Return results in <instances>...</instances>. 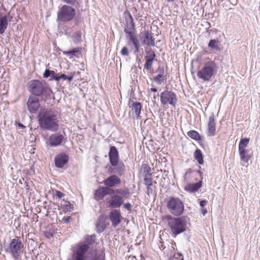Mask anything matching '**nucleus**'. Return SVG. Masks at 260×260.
Instances as JSON below:
<instances>
[{"label": "nucleus", "mask_w": 260, "mask_h": 260, "mask_svg": "<svg viewBox=\"0 0 260 260\" xmlns=\"http://www.w3.org/2000/svg\"><path fill=\"white\" fill-rule=\"evenodd\" d=\"M39 124L43 129L56 132L58 129V118L55 113L48 109L41 110L38 115Z\"/></svg>", "instance_id": "1"}, {"label": "nucleus", "mask_w": 260, "mask_h": 260, "mask_svg": "<svg viewBox=\"0 0 260 260\" xmlns=\"http://www.w3.org/2000/svg\"><path fill=\"white\" fill-rule=\"evenodd\" d=\"M29 91L36 96H49L51 93V89L45 82L39 80H32L28 84Z\"/></svg>", "instance_id": "2"}, {"label": "nucleus", "mask_w": 260, "mask_h": 260, "mask_svg": "<svg viewBox=\"0 0 260 260\" xmlns=\"http://www.w3.org/2000/svg\"><path fill=\"white\" fill-rule=\"evenodd\" d=\"M88 247L82 243H78L73 251L72 255L73 260H92L95 254H98L96 250L92 251L90 254L92 256H89V253Z\"/></svg>", "instance_id": "3"}, {"label": "nucleus", "mask_w": 260, "mask_h": 260, "mask_svg": "<svg viewBox=\"0 0 260 260\" xmlns=\"http://www.w3.org/2000/svg\"><path fill=\"white\" fill-rule=\"evenodd\" d=\"M168 224L174 237L183 233L186 229V221L183 217H169Z\"/></svg>", "instance_id": "4"}, {"label": "nucleus", "mask_w": 260, "mask_h": 260, "mask_svg": "<svg viewBox=\"0 0 260 260\" xmlns=\"http://www.w3.org/2000/svg\"><path fill=\"white\" fill-rule=\"evenodd\" d=\"M217 66L212 61L205 63L197 73V77L203 81H208L216 73Z\"/></svg>", "instance_id": "5"}, {"label": "nucleus", "mask_w": 260, "mask_h": 260, "mask_svg": "<svg viewBox=\"0 0 260 260\" xmlns=\"http://www.w3.org/2000/svg\"><path fill=\"white\" fill-rule=\"evenodd\" d=\"M112 193H116L121 194L124 197H127L129 194L128 189H113L107 187H100L98 189L94 194V198L96 200H101L106 194H110Z\"/></svg>", "instance_id": "6"}, {"label": "nucleus", "mask_w": 260, "mask_h": 260, "mask_svg": "<svg viewBox=\"0 0 260 260\" xmlns=\"http://www.w3.org/2000/svg\"><path fill=\"white\" fill-rule=\"evenodd\" d=\"M167 207L169 212L175 216L182 214L184 207L182 201L180 199L175 197H171L168 199Z\"/></svg>", "instance_id": "7"}, {"label": "nucleus", "mask_w": 260, "mask_h": 260, "mask_svg": "<svg viewBox=\"0 0 260 260\" xmlns=\"http://www.w3.org/2000/svg\"><path fill=\"white\" fill-rule=\"evenodd\" d=\"M75 10L72 7L63 5L57 13L58 19L62 22H67L72 20L75 16Z\"/></svg>", "instance_id": "8"}, {"label": "nucleus", "mask_w": 260, "mask_h": 260, "mask_svg": "<svg viewBox=\"0 0 260 260\" xmlns=\"http://www.w3.org/2000/svg\"><path fill=\"white\" fill-rule=\"evenodd\" d=\"M23 245L18 239H13L10 244L11 253L15 260H18L21 255V249Z\"/></svg>", "instance_id": "9"}, {"label": "nucleus", "mask_w": 260, "mask_h": 260, "mask_svg": "<svg viewBox=\"0 0 260 260\" xmlns=\"http://www.w3.org/2000/svg\"><path fill=\"white\" fill-rule=\"evenodd\" d=\"M160 102L162 105L168 104L175 106L177 103V99L175 93L171 91L166 90L160 94Z\"/></svg>", "instance_id": "10"}, {"label": "nucleus", "mask_w": 260, "mask_h": 260, "mask_svg": "<svg viewBox=\"0 0 260 260\" xmlns=\"http://www.w3.org/2000/svg\"><path fill=\"white\" fill-rule=\"evenodd\" d=\"M113 194L106 199L108 207L112 208L120 207L123 204V197L121 194L116 193H112Z\"/></svg>", "instance_id": "11"}, {"label": "nucleus", "mask_w": 260, "mask_h": 260, "mask_svg": "<svg viewBox=\"0 0 260 260\" xmlns=\"http://www.w3.org/2000/svg\"><path fill=\"white\" fill-rule=\"evenodd\" d=\"M140 36L143 44H146L148 46H155V39L152 33L149 31H142L140 34Z\"/></svg>", "instance_id": "12"}, {"label": "nucleus", "mask_w": 260, "mask_h": 260, "mask_svg": "<svg viewBox=\"0 0 260 260\" xmlns=\"http://www.w3.org/2000/svg\"><path fill=\"white\" fill-rule=\"evenodd\" d=\"M28 110L32 113H35L40 107L38 98L34 96H29L27 102Z\"/></svg>", "instance_id": "13"}, {"label": "nucleus", "mask_w": 260, "mask_h": 260, "mask_svg": "<svg viewBox=\"0 0 260 260\" xmlns=\"http://www.w3.org/2000/svg\"><path fill=\"white\" fill-rule=\"evenodd\" d=\"M109 160L112 166H116L119 162V153L115 146H111L109 152Z\"/></svg>", "instance_id": "14"}, {"label": "nucleus", "mask_w": 260, "mask_h": 260, "mask_svg": "<svg viewBox=\"0 0 260 260\" xmlns=\"http://www.w3.org/2000/svg\"><path fill=\"white\" fill-rule=\"evenodd\" d=\"M104 183L107 186V187L111 188L120 184L121 183V179L117 175H112L105 179Z\"/></svg>", "instance_id": "15"}, {"label": "nucleus", "mask_w": 260, "mask_h": 260, "mask_svg": "<svg viewBox=\"0 0 260 260\" xmlns=\"http://www.w3.org/2000/svg\"><path fill=\"white\" fill-rule=\"evenodd\" d=\"M69 156L65 153H60L55 157V166L59 168H62L68 163Z\"/></svg>", "instance_id": "16"}, {"label": "nucleus", "mask_w": 260, "mask_h": 260, "mask_svg": "<svg viewBox=\"0 0 260 260\" xmlns=\"http://www.w3.org/2000/svg\"><path fill=\"white\" fill-rule=\"evenodd\" d=\"M109 218L114 227L117 226L121 222V216L119 210L114 209L112 210L109 214Z\"/></svg>", "instance_id": "17"}, {"label": "nucleus", "mask_w": 260, "mask_h": 260, "mask_svg": "<svg viewBox=\"0 0 260 260\" xmlns=\"http://www.w3.org/2000/svg\"><path fill=\"white\" fill-rule=\"evenodd\" d=\"M214 114L212 113L209 118L208 123V135L209 136H214L216 134L215 122Z\"/></svg>", "instance_id": "18"}, {"label": "nucleus", "mask_w": 260, "mask_h": 260, "mask_svg": "<svg viewBox=\"0 0 260 260\" xmlns=\"http://www.w3.org/2000/svg\"><path fill=\"white\" fill-rule=\"evenodd\" d=\"M128 18H126V26L124 28V32L126 34L133 32V30L135 28V25L132 15L127 12Z\"/></svg>", "instance_id": "19"}, {"label": "nucleus", "mask_w": 260, "mask_h": 260, "mask_svg": "<svg viewBox=\"0 0 260 260\" xmlns=\"http://www.w3.org/2000/svg\"><path fill=\"white\" fill-rule=\"evenodd\" d=\"M157 75L154 77V81L158 84H161L164 80L166 79V76L164 75L165 71L163 67L159 66L156 71Z\"/></svg>", "instance_id": "20"}, {"label": "nucleus", "mask_w": 260, "mask_h": 260, "mask_svg": "<svg viewBox=\"0 0 260 260\" xmlns=\"http://www.w3.org/2000/svg\"><path fill=\"white\" fill-rule=\"evenodd\" d=\"M131 104L132 105H129V107L131 108V112L137 118H140V114L142 109L141 104L139 102H135L133 101L129 103V105Z\"/></svg>", "instance_id": "21"}, {"label": "nucleus", "mask_w": 260, "mask_h": 260, "mask_svg": "<svg viewBox=\"0 0 260 260\" xmlns=\"http://www.w3.org/2000/svg\"><path fill=\"white\" fill-rule=\"evenodd\" d=\"M126 37L128 39L129 41L132 42L135 47V53H137L140 51V45L138 39L136 35L134 32H130L126 34Z\"/></svg>", "instance_id": "22"}, {"label": "nucleus", "mask_w": 260, "mask_h": 260, "mask_svg": "<svg viewBox=\"0 0 260 260\" xmlns=\"http://www.w3.org/2000/svg\"><path fill=\"white\" fill-rule=\"evenodd\" d=\"M95 225L98 233L103 232L106 227V217L104 215H100L97 219Z\"/></svg>", "instance_id": "23"}, {"label": "nucleus", "mask_w": 260, "mask_h": 260, "mask_svg": "<svg viewBox=\"0 0 260 260\" xmlns=\"http://www.w3.org/2000/svg\"><path fill=\"white\" fill-rule=\"evenodd\" d=\"M63 136L62 135L55 134L49 137V142L51 146H56L59 145L62 142Z\"/></svg>", "instance_id": "24"}, {"label": "nucleus", "mask_w": 260, "mask_h": 260, "mask_svg": "<svg viewBox=\"0 0 260 260\" xmlns=\"http://www.w3.org/2000/svg\"><path fill=\"white\" fill-rule=\"evenodd\" d=\"M240 160L245 163H247L251 158L252 153L250 150L247 149L243 150H239Z\"/></svg>", "instance_id": "25"}, {"label": "nucleus", "mask_w": 260, "mask_h": 260, "mask_svg": "<svg viewBox=\"0 0 260 260\" xmlns=\"http://www.w3.org/2000/svg\"><path fill=\"white\" fill-rule=\"evenodd\" d=\"M202 186V181H200L196 183H188L184 187V189L189 192L197 191Z\"/></svg>", "instance_id": "26"}, {"label": "nucleus", "mask_w": 260, "mask_h": 260, "mask_svg": "<svg viewBox=\"0 0 260 260\" xmlns=\"http://www.w3.org/2000/svg\"><path fill=\"white\" fill-rule=\"evenodd\" d=\"M115 168H110L109 171L111 173L116 174L119 176H121L124 171L125 166L122 162H118V165L116 166Z\"/></svg>", "instance_id": "27"}, {"label": "nucleus", "mask_w": 260, "mask_h": 260, "mask_svg": "<svg viewBox=\"0 0 260 260\" xmlns=\"http://www.w3.org/2000/svg\"><path fill=\"white\" fill-rule=\"evenodd\" d=\"M8 24L7 16L0 15V34H3L7 28Z\"/></svg>", "instance_id": "28"}, {"label": "nucleus", "mask_w": 260, "mask_h": 260, "mask_svg": "<svg viewBox=\"0 0 260 260\" xmlns=\"http://www.w3.org/2000/svg\"><path fill=\"white\" fill-rule=\"evenodd\" d=\"M96 236L95 235H86L84 237V242L81 243L82 244L86 245L89 249L90 246L92 245L95 242Z\"/></svg>", "instance_id": "29"}, {"label": "nucleus", "mask_w": 260, "mask_h": 260, "mask_svg": "<svg viewBox=\"0 0 260 260\" xmlns=\"http://www.w3.org/2000/svg\"><path fill=\"white\" fill-rule=\"evenodd\" d=\"M208 46L213 51H219L220 50L219 42L217 39L211 40Z\"/></svg>", "instance_id": "30"}, {"label": "nucleus", "mask_w": 260, "mask_h": 260, "mask_svg": "<svg viewBox=\"0 0 260 260\" xmlns=\"http://www.w3.org/2000/svg\"><path fill=\"white\" fill-rule=\"evenodd\" d=\"M81 49V48H75L71 50L63 51V54L70 56V58H71L73 56H76L77 54H80Z\"/></svg>", "instance_id": "31"}, {"label": "nucleus", "mask_w": 260, "mask_h": 260, "mask_svg": "<svg viewBox=\"0 0 260 260\" xmlns=\"http://www.w3.org/2000/svg\"><path fill=\"white\" fill-rule=\"evenodd\" d=\"M194 157L198 161L199 164H203L204 162L203 155L201 151L199 149H197L194 152Z\"/></svg>", "instance_id": "32"}, {"label": "nucleus", "mask_w": 260, "mask_h": 260, "mask_svg": "<svg viewBox=\"0 0 260 260\" xmlns=\"http://www.w3.org/2000/svg\"><path fill=\"white\" fill-rule=\"evenodd\" d=\"M249 142V139L243 138L241 139L239 144V151L246 149V147Z\"/></svg>", "instance_id": "33"}, {"label": "nucleus", "mask_w": 260, "mask_h": 260, "mask_svg": "<svg viewBox=\"0 0 260 260\" xmlns=\"http://www.w3.org/2000/svg\"><path fill=\"white\" fill-rule=\"evenodd\" d=\"M82 32L80 31L75 32L72 36V39L73 41L75 43H78L81 41Z\"/></svg>", "instance_id": "34"}, {"label": "nucleus", "mask_w": 260, "mask_h": 260, "mask_svg": "<svg viewBox=\"0 0 260 260\" xmlns=\"http://www.w3.org/2000/svg\"><path fill=\"white\" fill-rule=\"evenodd\" d=\"M187 136L190 138L198 140L200 139V136L199 134L195 131H190L187 133Z\"/></svg>", "instance_id": "35"}, {"label": "nucleus", "mask_w": 260, "mask_h": 260, "mask_svg": "<svg viewBox=\"0 0 260 260\" xmlns=\"http://www.w3.org/2000/svg\"><path fill=\"white\" fill-rule=\"evenodd\" d=\"M155 56L154 52L151 48L146 50V59H155Z\"/></svg>", "instance_id": "36"}, {"label": "nucleus", "mask_w": 260, "mask_h": 260, "mask_svg": "<svg viewBox=\"0 0 260 260\" xmlns=\"http://www.w3.org/2000/svg\"><path fill=\"white\" fill-rule=\"evenodd\" d=\"M154 59H146V62L144 64L145 69L150 71L152 69L153 61Z\"/></svg>", "instance_id": "37"}, {"label": "nucleus", "mask_w": 260, "mask_h": 260, "mask_svg": "<svg viewBox=\"0 0 260 260\" xmlns=\"http://www.w3.org/2000/svg\"><path fill=\"white\" fill-rule=\"evenodd\" d=\"M142 170L144 175L150 174V168L146 164L142 166Z\"/></svg>", "instance_id": "38"}, {"label": "nucleus", "mask_w": 260, "mask_h": 260, "mask_svg": "<svg viewBox=\"0 0 260 260\" xmlns=\"http://www.w3.org/2000/svg\"><path fill=\"white\" fill-rule=\"evenodd\" d=\"M121 54L123 56H128L129 54V51L126 47H123L121 50Z\"/></svg>", "instance_id": "39"}, {"label": "nucleus", "mask_w": 260, "mask_h": 260, "mask_svg": "<svg viewBox=\"0 0 260 260\" xmlns=\"http://www.w3.org/2000/svg\"><path fill=\"white\" fill-rule=\"evenodd\" d=\"M191 173V169H189L186 170V171L185 173V175L184 176V179L186 181H188L189 180V178Z\"/></svg>", "instance_id": "40"}, {"label": "nucleus", "mask_w": 260, "mask_h": 260, "mask_svg": "<svg viewBox=\"0 0 260 260\" xmlns=\"http://www.w3.org/2000/svg\"><path fill=\"white\" fill-rule=\"evenodd\" d=\"M92 260H104V256L103 254H95Z\"/></svg>", "instance_id": "41"}, {"label": "nucleus", "mask_w": 260, "mask_h": 260, "mask_svg": "<svg viewBox=\"0 0 260 260\" xmlns=\"http://www.w3.org/2000/svg\"><path fill=\"white\" fill-rule=\"evenodd\" d=\"M63 206H65L66 207V209L67 210L71 211L73 208L72 205L69 202L64 201V204H63Z\"/></svg>", "instance_id": "42"}, {"label": "nucleus", "mask_w": 260, "mask_h": 260, "mask_svg": "<svg viewBox=\"0 0 260 260\" xmlns=\"http://www.w3.org/2000/svg\"><path fill=\"white\" fill-rule=\"evenodd\" d=\"M152 178H144V184L146 186H150L152 184Z\"/></svg>", "instance_id": "43"}, {"label": "nucleus", "mask_w": 260, "mask_h": 260, "mask_svg": "<svg viewBox=\"0 0 260 260\" xmlns=\"http://www.w3.org/2000/svg\"><path fill=\"white\" fill-rule=\"evenodd\" d=\"M147 186V193L148 195H149L150 194H151L153 192V185H150V186Z\"/></svg>", "instance_id": "44"}, {"label": "nucleus", "mask_w": 260, "mask_h": 260, "mask_svg": "<svg viewBox=\"0 0 260 260\" xmlns=\"http://www.w3.org/2000/svg\"><path fill=\"white\" fill-rule=\"evenodd\" d=\"M63 2L67 4L74 5L76 3V0H63Z\"/></svg>", "instance_id": "45"}, {"label": "nucleus", "mask_w": 260, "mask_h": 260, "mask_svg": "<svg viewBox=\"0 0 260 260\" xmlns=\"http://www.w3.org/2000/svg\"><path fill=\"white\" fill-rule=\"evenodd\" d=\"M56 197L59 199H61L62 197H64V194L60 192V191H56L55 193Z\"/></svg>", "instance_id": "46"}, {"label": "nucleus", "mask_w": 260, "mask_h": 260, "mask_svg": "<svg viewBox=\"0 0 260 260\" xmlns=\"http://www.w3.org/2000/svg\"><path fill=\"white\" fill-rule=\"evenodd\" d=\"M123 207L124 208L127 209L129 211H131L132 210V205L129 203H126L124 204Z\"/></svg>", "instance_id": "47"}, {"label": "nucleus", "mask_w": 260, "mask_h": 260, "mask_svg": "<svg viewBox=\"0 0 260 260\" xmlns=\"http://www.w3.org/2000/svg\"><path fill=\"white\" fill-rule=\"evenodd\" d=\"M60 79V76H53L51 77V80H55L56 81H59Z\"/></svg>", "instance_id": "48"}, {"label": "nucleus", "mask_w": 260, "mask_h": 260, "mask_svg": "<svg viewBox=\"0 0 260 260\" xmlns=\"http://www.w3.org/2000/svg\"><path fill=\"white\" fill-rule=\"evenodd\" d=\"M48 72V69H46L45 71V72H44V73L43 74V77L44 78H48L50 76V73H49V72Z\"/></svg>", "instance_id": "49"}, {"label": "nucleus", "mask_w": 260, "mask_h": 260, "mask_svg": "<svg viewBox=\"0 0 260 260\" xmlns=\"http://www.w3.org/2000/svg\"><path fill=\"white\" fill-rule=\"evenodd\" d=\"M207 201L206 200H202L200 202V205L201 207H203L206 205Z\"/></svg>", "instance_id": "50"}, {"label": "nucleus", "mask_w": 260, "mask_h": 260, "mask_svg": "<svg viewBox=\"0 0 260 260\" xmlns=\"http://www.w3.org/2000/svg\"><path fill=\"white\" fill-rule=\"evenodd\" d=\"M74 76V73H71V75L69 76H67V80H69L70 81H71L73 80Z\"/></svg>", "instance_id": "51"}, {"label": "nucleus", "mask_w": 260, "mask_h": 260, "mask_svg": "<svg viewBox=\"0 0 260 260\" xmlns=\"http://www.w3.org/2000/svg\"><path fill=\"white\" fill-rule=\"evenodd\" d=\"M67 76H68L66 75L65 74H61L60 76V79H62L64 80H67Z\"/></svg>", "instance_id": "52"}, {"label": "nucleus", "mask_w": 260, "mask_h": 260, "mask_svg": "<svg viewBox=\"0 0 260 260\" xmlns=\"http://www.w3.org/2000/svg\"><path fill=\"white\" fill-rule=\"evenodd\" d=\"M49 73H50V76H54L55 72L54 71L48 70Z\"/></svg>", "instance_id": "53"}, {"label": "nucleus", "mask_w": 260, "mask_h": 260, "mask_svg": "<svg viewBox=\"0 0 260 260\" xmlns=\"http://www.w3.org/2000/svg\"><path fill=\"white\" fill-rule=\"evenodd\" d=\"M144 178H152V177H151V174H148V175L147 174H146V175H144Z\"/></svg>", "instance_id": "54"}, {"label": "nucleus", "mask_w": 260, "mask_h": 260, "mask_svg": "<svg viewBox=\"0 0 260 260\" xmlns=\"http://www.w3.org/2000/svg\"><path fill=\"white\" fill-rule=\"evenodd\" d=\"M202 212L203 215H205L207 213V210L206 209H202Z\"/></svg>", "instance_id": "55"}, {"label": "nucleus", "mask_w": 260, "mask_h": 260, "mask_svg": "<svg viewBox=\"0 0 260 260\" xmlns=\"http://www.w3.org/2000/svg\"><path fill=\"white\" fill-rule=\"evenodd\" d=\"M18 126L20 128H24V126L21 123H18Z\"/></svg>", "instance_id": "56"}, {"label": "nucleus", "mask_w": 260, "mask_h": 260, "mask_svg": "<svg viewBox=\"0 0 260 260\" xmlns=\"http://www.w3.org/2000/svg\"><path fill=\"white\" fill-rule=\"evenodd\" d=\"M64 220H65V222H69V221H70V217H67V218H65V219H64Z\"/></svg>", "instance_id": "57"}, {"label": "nucleus", "mask_w": 260, "mask_h": 260, "mask_svg": "<svg viewBox=\"0 0 260 260\" xmlns=\"http://www.w3.org/2000/svg\"><path fill=\"white\" fill-rule=\"evenodd\" d=\"M150 90H151V91H152L153 92H156L157 91V89L155 88H151Z\"/></svg>", "instance_id": "58"}, {"label": "nucleus", "mask_w": 260, "mask_h": 260, "mask_svg": "<svg viewBox=\"0 0 260 260\" xmlns=\"http://www.w3.org/2000/svg\"><path fill=\"white\" fill-rule=\"evenodd\" d=\"M182 260H183V259H182Z\"/></svg>", "instance_id": "59"}]
</instances>
